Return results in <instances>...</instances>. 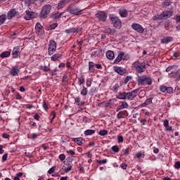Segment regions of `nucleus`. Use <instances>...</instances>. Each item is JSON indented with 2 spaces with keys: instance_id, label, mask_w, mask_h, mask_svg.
Wrapping results in <instances>:
<instances>
[{
  "instance_id": "nucleus-1",
  "label": "nucleus",
  "mask_w": 180,
  "mask_h": 180,
  "mask_svg": "<svg viewBox=\"0 0 180 180\" xmlns=\"http://www.w3.org/2000/svg\"><path fill=\"white\" fill-rule=\"evenodd\" d=\"M140 94V88L134 89L129 92L120 91L117 96V99L121 101H133Z\"/></svg>"
},
{
  "instance_id": "nucleus-2",
  "label": "nucleus",
  "mask_w": 180,
  "mask_h": 180,
  "mask_svg": "<svg viewBox=\"0 0 180 180\" xmlns=\"http://www.w3.org/2000/svg\"><path fill=\"white\" fill-rule=\"evenodd\" d=\"M146 62L136 61L132 63V68H134L136 74H143L147 70Z\"/></svg>"
},
{
  "instance_id": "nucleus-3",
  "label": "nucleus",
  "mask_w": 180,
  "mask_h": 180,
  "mask_svg": "<svg viewBox=\"0 0 180 180\" xmlns=\"http://www.w3.org/2000/svg\"><path fill=\"white\" fill-rule=\"evenodd\" d=\"M136 81L138 85H143V86H146V85H151V84H153L151 77L147 75H138L136 77Z\"/></svg>"
},
{
  "instance_id": "nucleus-4",
  "label": "nucleus",
  "mask_w": 180,
  "mask_h": 180,
  "mask_svg": "<svg viewBox=\"0 0 180 180\" xmlns=\"http://www.w3.org/2000/svg\"><path fill=\"white\" fill-rule=\"evenodd\" d=\"M110 20L115 29H122V20L115 14H110L109 15Z\"/></svg>"
},
{
  "instance_id": "nucleus-5",
  "label": "nucleus",
  "mask_w": 180,
  "mask_h": 180,
  "mask_svg": "<svg viewBox=\"0 0 180 180\" xmlns=\"http://www.w3.org/2000/svg\"><path fill=\"white\" fill-rule=\"evenodd\" d=\"M50 12H51V6L50 4L44 5L39 13V16L40 19H46V18L49 16Z\"/></svg>"
},
{
  "instance_id": "nucleus-6",
  "label": "nucleus",
  "mask_w": 180,
  "mask_h": 180,
  "mask_svg": "<svg viewBox=\"0 0 180 180\" xmlns=\"http://www.w3.org/2000/svg\"><path fill=\"white\" fill-rule=\"evenodd\" d=\"M84 10H81L78 7H72V6H68L67 8L66 12H68L70 13V15H75V16H78L79 15H82V12Z\"/></svg>"
},
{
  "instance_id": "nucleus-7",
  "label": "nucleus",
  "mask_w": 180,
  "mask_h": 180,
  "mask_svg": "<svg viewBox=\"0 0 180 180\" xmlns=\"http://www.w3.org/2000/svg\"><path fill=\"white\" fill-rule=\"evenodd\" d=\"M57 50V42L51 39L49 41V47H48V54L49 56H53Z\"/></svg>"
},
{
  "instance_id": "nucleus-8",
  "label": "nucleus",
  "mask_w": 180,
  "mask_h": 180,
  "mask_svg": "<svg viewBox=\"0 0 180 180\" xmlns=\"http://www.w3.org/2000/svg\"><path fill=\"white\" fill-rule=\"evenodd\" d=\"M96 18L100 20V22H106L108 14L105 11H99L96 13Z\"/></svg>"
},
{
  "instance_id": "nucleus-9",
  "label": "nucleus",
  "mask_w": 180,
  "mask_h": 180,
  "mask_svg": "<svg viewBox=\"0 0 180 180\" xmlns=\"http://www.w3.org/2000/svg\"><path fill=\"white\" fill-rule=\"evenodd\" d=\"M25 13L26 14L25 15V19L26 20H30V19H34V18H37V13L33 11H26Z\"/></svg>"
},
{
  "instance_id": "nucleus-10",
  "label": "nucleus",
  "mask_w": 180,
  "mask_h": 180,
  "mask_svg": "<svg viewBox=\"0 0 180 180\" xmlns=\"http://www.w3.org/2000/svg\"><path fill=\"white\" fill-rule=\"evenodd\" d=\"M81 30H82V29L80 27L77 26L75 27H72V28L65 30V33H66V34H71V33H79Z\"/></svg>"
},
{
  "instance_id": "nucleus-11",
  "label": "nucleus",
  "mask_w": 180,
  "mask_h": 180,
  "mask_svg": "<svg viewBox=\"0 0 180 180\" xmlns=\"http://www.w3.org/2000/svg\"><path fill=\"white\" fill-rule=\"evenodd\" d=\"M18 15H19V12H18L16 9H11L7 13V19H8V20H11L12 18H14V16H18Z\"/></svg>"
},
{
  "instance_id": "nucleus-12",
  "label": "nucleus",
  "mask_w": 180,
  "mask_h": 180,
  "mask_svg": "<svg viewBox=\"0 0 180 180\" xmlns=\"http://www.w3.org/2000/svg\"><path fill=\"white\" fill-rule=\"evenodd\" d=\"M131 27L134 30H136V32H138V33L144 32V28H143V26H141L139 24L134 23L131 25Z\"/></svg>"
},
{
  "instance_id": "nucleus-13",
  "label": "nucleus",
  "mask_w": 180,
  "mask_h": 180,
  "mask_svg": "<svg viewBox=\"0 0 180 180\" xmlns=\"http://www.w3.org/2000/svg\"><path fill=\"white\" fill-rule=\"evenodd\" d=\"M35 30L36 33L38 36H41L43 34V32H44V30L43 29V26L40 22H37L35 25Z\"/></svg>"
},
{
  "instance_id": "nucleus-14",
  "label": "nucleus",
  "mask_w": 180,
  "mask_h": 180,
  "mask_svg": "<svg viewBox=\"0 0 180 180\" xmlns=\"http://www.w3.org/2000/svg\"><path fill=\"white\" fill-rule=\"evenodd\" d=\"M113 70L115 72H117L119 75H124V74H126V69L122 67L114 66Z\"/></svg>"
},
{
  "instance_id": "nucleus-15",
  "label": "nucleus",
  "mask_w": 180,
  "mask_h": 180,
  "mask_svg": "<svg viewBox=\"0 0 180 180\" xmlns=\"http://www.w3.org/2000/svg\"><path fill=\"white\" fill-rule=\"evenodd\" d=\"M20 71L19 66L15 65L10 70V75H11V77H16V75H19Z\"/></svg>"
},
{
  "instance_id": "nucleus-16",
  "label": "nucleus",
  "mask_w": 180,
  "mask_h": 180,
  "mask_svg": "<svg viewBox=\"0 0 180 180\" xmlns=\"http://www.w3.org/2000/svg\"><path fill=\"white\" fill-rule=\"evenodd\" d=\"M127 116H129V112H127V110H122L117 113V118L119 120L124 119L127 117Z\"/></svg>"
},
{
  "instance_id": "nucleus-17",
  "label": "nucleus",
  "mask_w": 180,
  "mask_h": 180,
  "mask_svg": "<svg viewBox=\"0 0 180 180\" xmlns=\"http://www.w3.org/2000/svg\"><path fill=\"white\" fill-rule=\"evenodd\" d=\"M20 51V46H15L12 51V58H18L19 57V53Z\"/></svg>"
},
{
  "instance_id": "nucleus-18",
  "label": "nucleus",
  "mask_w": 180,
  "mask_h": 180,
  "mask_svg": "<svg viewBox=\"0 0 180 180\" xmlns=\"http://www.w3.org/2000/svg\"><path fill=\"white\" fill-rule=\"evenodd\" d=\"M170 77L176 79V81H180V69H178L176 72H172L170 74Z\"/></svg>"
},
{
  "instance_id": "nucleus-19",
  "label": "nucleus",
  "mask_w": 180,
  "mask_h": 180,
  "mask_svg": "<svg viewBox=\"0 0 180 180\" xmlns=\"http://www.w3.org/2000/svg\"><path fill=\"white\" fill-rule=\"evenodd\" d=\"M162 15V19H164L165 18H171L174 15V11H165L161 13Z\"/></svg>"
},
{
  "instance_id": "nucleus-20",
  "label": "nucleus",
  "mask_w": 180,
  "mask_h": 180,
  "mask_svg": "<svg viewBox=\"0 0 180 180\" xmlns=\"http://www.w3.org/2000/svg\"><path fill=\"white\" fill-rule=\"evenodd\" d=\"M118 13L121 18H127V15H129V11L126 10V8H120L118 10Z\"/></svg>"
},
{
  "instance_id": "nucleus-21",
  "label": "nucleus",
  "mask_w": 180,
  "mask_h": 180,
  "mask_svg": "<svg viewBox=\"0 0 180 180\" xmlns=\"http://www.w3.org/2000/svg\"><path fill=\"white\" fill-rule=\"evenodd\" d=\"M63 58V54L61 53H55L52 55L51 57V61H60Z\"/></svg>"
},
{
  "instance_id": "nucleus-22",
  "label": "nucleus",
  "mask_w": 180,
  "mask_h": 180,
  "mask_svg": "<svg viewBox=\"0 0 180 180\" xmlns=\"http://www.w3.org/2000/svg\"><path fill=\"white\" fill-rule=\"evenodd\" d=\"M123 56H124V52L120 51L117 57L114 60V64H119V63L123 60Z\"/></svg>"
},
{
  "instance_id": "nucleus-23",
  "label": "nucleus",
  "mask_w": 180,
  "mask_h": 180,
  "mask_svg": "<svg viewBox=\"0 0 180 180\" xmlns=\"http://www.w3.org/2000/svg\"><path fill=\"white\" fill-rule=\"evenodd\" d=\"M72 141L74 143H76L78 146H82L84 144V141H85V139L83 138H72Z\"/></svg>"
},
{
  "instance_id": "nucleus-24",
  "label": "nucleus",
  "mask_w": 180,
  "mask_h": 180,
  "mask_svg": "<svg viewBox=\"0 0 180 180\" xmlns=\"http://www.w3.org/2000/svg\"><path fill=\"white\" fill-rule=\"evenodd\" d=\"M121 105H120L117 107V112H119V110H122V109H127L129 108V104L126 101H121L120 102Z\"/></svg>"
},
{
  "instance_id": "nucleus-25",
  "label": "nucleus",
  "mask_w": 180,
  "mask_h": 180,
  "mask_svg": "<svg viewBox=\"0 0 180 180\" xmlns=\"http://www.w3.org/2000/svg\"><path fill=\"white\" fill-rule=\"evenodd\" d=\"M105 56L108 60H113V58H115V52L113 51L108 50L105 53Z\"/></svg>"
},
{
  "instance_id": "nucleus-26",
  "label": "nucleus",
  "mask_w": 180,
  "mask_h": 180,
  "mask_svg": "<svg viewBox=\"0 0 180 180\" xmlns=\"http://www.w3.org/2000/svg\"><path fill=\"white\" fill-rule=\"evenodd\" d=\"M101 54H102V49H96L91 53V57H92L93 58H95L96 57H101Z\"/></svg>"
},
{
  "instance_id": "nucleus-27",
  "label": "nucleus",
  "mask_w": 180,
  "mask_h": 180,
  "mask_svg": "<svg viewBox=\"0 0 180 180\" xmlns=\"http://www.w3.org/2000/svg\"><path fill=\"white\" fill-rule=\"evenodd\" d=\"M151 103H153V97L147 98L143 103L141 104V108H146L148 105H151Z\"/></svg>"
},
{
  "instance_id": "nucleus-28",
  "label": "nucleus",
  "mask_w": 180,
  "mask_h": 180,
  "mask_svg": "<svg viewBox=\"0 0 180 180\" xmlns=\"http://www.w3.org/2000/svg\"><path fill=\"white\" fill-rule=\"evenodd\" d=\"M174 40V38L172 37H167L161 39V43L162 44H168V43Z\"/></svg>"
},
{
  "instance_id": "nucleus-29",
  "label": "nucleus",
  "mask_w": 180,
  "mask_h": 180,
  "mask_svg": "<svg viewBox=\"0 0 180 180\" xmlns=\"http://www.w3.org/2000/svg\"><path fill=\"white\" fill-rule=\"evenodd\" d=\"M67 4H68V3L65 0H60L58 4L57 8L63 9V8H65Z\"/></svg>"
},
{
  "instance_id": "nucleus-30",
  "label": "nucleus",
  "mask_w": 180,
  "mask_h": 180,
  "mask_svg": "<svg viewBox=\"0 0 180 180\" xmlns=\"http://www.w3.org/2000/svg\"><path fill=\"white\" fill-rule=\"evenodd\" d=\"M104 33H106L107 34H109L110 36H113L115 33H116V30L112 29V28H106L104 30Z\"/></svg>"
},
{
  "instance_id": "nucleus-31",
  "label": "nucleus",
  "mask_w": 180,
  "mask_h": 180,
  "mask_svg": "<svg viewBox=\"0 0 180 180\" xmlns=\"http://www.w3.org/2000/svg\"><path fill=\"white\" fill-rule=\"evenodd\" d=\"M96 65L94 62H89V70L90 72H95L96 70L95 69Z\"/></svg>"
},
{
  "instance_id": "nucleus-32",
  "label": "nucleus",
  "mask_w": 180,
  "mask_h": 180,
  "mask_svg": "<svg viewBox=\"0 0 180 180\" xmlns=\"http://www.w3.org/2000/svg\"><path fill=\"white\" fill-rule=\"evenodd\" d=\"M64 15V12L63 13H56L51 15L52 19H54L55 20L57 19H60Z\"/></svg>"
},
{
  "instance_id": "nucleus-33",
  "label": "nucleus",
  "mask_w": 180,
  "mask_h": 180,
  "mask_svg": "<svg viewBox=\"0 0 180 180\" xmlns=\"http://www.w3.org/2000/svg\"><path fill=\"white\" fill-rule=\"evenodd\" d=\"M95 129H86L84 131V136H92V134H95Z\"/></svg>"
},
{
  "instance_id": "nucleus-34",
  "label": "nucleus",
  "mask_w": 180,
  "mask_h": 180,
  "mask_svg": "<svg viewBox=\"0 0 180 180\" xmlns=\"http://www.w3.org/2000/svg\"><path fill=\"white\" fill-rule=\"evenodd\" d=\"M11 56V51H6L0 54L1 58H6Z\"/></svg>"
},
{
  "instance_id": "nucleus-35",
  "label": "nucleus",
  "mask_w": 180,
  "mask_h": 180,
  "mask_svg": "<svg viewBox=\"0 0 180 180\" xmlns=\"http://www.w3.org/2000/svg\"><path fill=\"white\" fill-rule=\"evenodd\" d=\"M80 95H82V96H86L88 95V89L85 86H83L82 89L80 91Z\"/></svg>"
},
{
  "instance_id": "nucleus-36",
  "label": "nucleus",
  "mask_w": 180,
  "mask_h": 180,
  "mask_svg": "<svg viewBox=\"0 0 180 180\" xmlns=\"http://www.w3.org/2000/svg\"><path fill=\"white\" fill-rule=\"evenodd\" d=\"M39 70H41L44 72H49V71H51V69L46 65H41L39 66Z\"/></svg>"
},
{
  "instance_id": "nucleus-37",
  "label": "nucleus",
  "mask_w": 180,
  "mask_h": 180,
  "mask_svg": "<svg viewBox=\"0 0 180 180\" xmlns=\"http://www.w3.org/2000/svg\"><path fill=\"white\" fill-rule=\"evenodd\" d=\"M6 21V15L3 14L0 15V26H1V25H4V23H5Z\"/></svg>"
},
{
  "instance_id": "nucleus-38",
  "label": "nucleus",
  "mask_w": 180,
  "mask_h": 180,
  "mask_svg": "<svg viewBox=\"0 0 180 180\" xmlns=\"http://www.w3.org/2000/svg\"><path fill=\"white\" fill-rule=\"evenodd\" d=\"M120 86H122V84H116L115 85H114L112 88V92L117 93Z\"/></svg>"
},
{
  "instance_id": "nucleus-39",
  "label": "nucleus",
  "mask_w": 180,
  "mask_h": 180,
  "mask_svg": "<svg viewBox=\"0 0 180 180\" xmlns=\"http://www.w3.org/2000/svg\"><path fill=\"white\" fill-rule=\"evenodd\" d=\"M172 2L169 0H166L162 3V7L163 8H168V6H171Z\"/></svg>"
},
{
  "instance_id": "nucleus-40",
  "label": "nucleus",
  "mask_w": 180,
  "mask_h": 180,
  "mask_svg": "<svg viewBox=\"0 0 180 180\" xmlns=\"http://www.w3.org/2000/svg\"><path fill=\"white\" fill-rule=\"evenodd\" d=\"M153 20H162V14H157L153 17Z\"/></svg>"
},
{
  "instance_id": "nucleus-41",
  "label": "nucleus",
  "mask_w": 180,
  "mask_h": 180,
  "mask_svg": "<svg viewBox=\"0 0 180 180\" xmlns=\"http://www.w3.org/2000/svg\"><path fill=\"white\" fill-rule=\"evenodd\" d=\"M122 153H123L122 155H125V157H127V155H129V154H130V148H123Z\"/></svg>"
},
{
  "instance_id": "nucleus-42",
  "label": "nucleus",
  "mask_w": 180,
  "mask_h": 180,
  "mask_svg": "<svg viewBox=\"0 0 180 180\" xmlns=\"http://www.w3.org/2000/svg\"><path fill=\"white\" fill-rule=\"evenodd\" d=\"M78 84L81 86V85H84L85 84V79L84 77H81L78 78Z\"/></svg>"
},
{
  "instance_id": "nucleus-43",
  "label": "nucleus",
  "mask_w": 180,
  "mask_h": 180,
  "mask_svg": "<svg viewBox=\"0 0 180 180\" xmlns=\"http://www.w3.org/2000/svg\"><path fill=\"white\" fill-rule=\"evenodd\" d=\"M111 148L113 153H119V151H120V148H119V146L117 145L112 146Z\"/></svg>"
},
{
  "instance_id": "nucleus-44",
  "label": "nucleus",
  "mask_w": 180,
  "mask_h": 180,
  "mask_svg": "<svg viewBox=\"0 0 180 180\" xmlns=\"http://www.w3.org/2000/svg\"><path fill=\"white\" fill-rule=\"evenodd\" d=\"M97 164H99L100 165H103L105 164L108 163V160L107 159H104V160H96Z\"/></svg>"
},
{
  "instance_id": "nucleus-45",
  "label": "nucleus",
  "mask_w": 180,
  "mask_h": 180,
  "mask_svg": "<svg viewBox=\"0 0 180 180\" xmlns=\"http://www.w3.org/2000/svg\"><path fill=\"white\" fill-rule=\"evenodd\" d=\"M108 131L106 129H101L99 131L98 134L99 136H106Z\"/></svg>"
},
{
  "instance_id": "nucleus-46",
  "label": "nucleus",
  "mask_w": 180,
  "mask_h": 180,
  "mask_svg": "<svg viewBox=\"0 0 180 180\" xmlns=\"http://www.w3.org/2000/svg\"><path fill=\"white\" fill-rule=\"evenodd\" d=\"M130 79H131V76H127L122 81V84H124V85H126L127 84V82H129V81H130Z\"/></svg>"
},
{
  "instance_id": "nucleus-47",
  "label": "nucleus",
  "mask_w": 180,
  "mask_h": 180,
  "mask_svg": "<svg viewBox=\"0 0 180 180\" xmlns=\"http://www.w3.org/2000/svg\"><path fill=\"white\" fill-rule=\"evenodd\" d=\"M130 56H129V53H124V55L122 56L123 61H127V60H129Z\"/></svg>"
},
{
  "instance_id": "nucleus-48",
  "label": "nucleus",
  "mask_w": 180,
  "mask_h": 180,
  "mask_svg": "<svg viewBox=\"0 0 180 180\" xmlns=\"http://www.w3.org/2000/svg\"><path fill=\"white\" fill-rule=\"evenodd\" d=\"M42 108L44 109V110H49V105L46 101H43L42 103Z\"/></svg>"
},
{
  "instance_id": "nucleus-49",
  "label": "nucleus",
  "mask_w": 180,
  "mask_h": 180,
  "mask_svg": "<svg viewBox=\"0 0 180 180\" xmlns=\"http://www.w3.org/2000/svg\"><path fill=\"white\" fill-rule=\"evenodd\" d=\"M166 92H167V94H173L174 93V89L171 86H169V87L167 86V89H166Z\"/></svg>"
},
{
  "instance_id": "nucleus-50",
  "label": "nucleus",
  "mask_w": 180,
  "mask_h": 180,
  "mask_svg": "<svg viewBox=\"0 0 180 180\" xmlns=\"http://www.w3.org/2000/svg\"><path fill=\"white\" fill-rule=\"evenodd\" d=\"M57 26H58V24H57V23H53V24L51 25L49 27V30H54V29H56V27H57Z\"/></svg>"
},
{
  "instance_id": "nucleus-51",
  "label": "nucleus",
  "mask_w": 180,
  "mask_h": 180,
  "mask_svg": "<svg viewBox=\"0 0 180 180\" xmlns=\"http://www.w3.org/2000/svg\"><path fill=\"white\" fill-rule=\"evenodd\" d=\"M123 136L122 135H118L117 136V143H123Z\"/></svg>"
},
{
  "instance_id": "nucleus-52",
  "label": "nucleus",
  "mask_w": 180,
  "mask_h": 180,
  "mask_svg": "<svg viewBox=\"0 0 180 180\" xmlns=\"http://www.w3.org/2000/svg\"><path fill=\"white\" fill-rule=\"evenodd\" d=\"M64 162H65V164H67V165H70V164H71V162H72V160H71V158H67Z\"/></svg>"
},
{
  "instance_id": "nucleus-53",
  "label": "nucleus",
  "mask_w": 180,
  "mask_h": 180,
  "mask_svg": "<svg viewBox=\"0 0 180 180\" xmlns=\"http://www.w3.org/2000/svg\"><path fill=\"white\" fill-rule=\"evenodd\" d=\"M67 154H69V155H75V151L73 150H66Z\"/></svg>"
},
{
  "instance_id": "nucleus-54",
  "label": "nucleus",
  "mask_w": 180,
  "mask_h": 180,
  "mask_svg": "<svg viewBox=\"0 0 180 180\" xmlns=\"http://www.w3.org/2000/svg\"><path fill=\"white\" fill-rule=\"evenodd\" d=\"M67 78H68V75L67 74H64L62 78V82H67Z\"/></svg>"
},
{
  "instance_id": "nucleus-55",
  "label": "nucleus",
  "mask_w": 180,
  "mask_h": 180,
  "mask_svg": "<svg viewBox=\"0 0 180 180\" xmlns=\"http://www.w3.org/2000/svg\"><path fill=\"white\" fill-rule=\"evenodd\" d=\"M174 19L176 23H180V15L177 14L174 16Z\"/></svg>"
},
{
  "instance_id": "nucleus-56",
  "label": "nucleus",
  "mask_w": 180,
  "mask_h": 180,
  "mask_svg": "<svg viewBox=\"0 0 180 180\" xmlns=\"http://www.w3.org/2000/svg\"><path fill=\"white\" fill-rule=\"evenodd\" d=\"M167 87L166 86L162 85L160 87V89L161 91V92H166L167 91Z\"/></svg>"
},
{
  "instance_id": "nucleus-57",
  "label": "nucleus",
  "mask_w": 180,
  "mask_h": 180,
  "mask_svg": "<svg viewBox=\"0 0 180 180\" xmlns=\"http://www.w3.org/2000/svg\"><path fill=\"white\" fill-rule=\"evenodd\" d=\"M54 171H56V167H51V168L49 169L48 174H51L54 173Z\"/></svg>"
},
{
  "instance_id": "nucleus-58",
  "label": "nucleus",
  "mask_w": 180,
  "mask_h": 180,
  "mask_svg": "<svg viewBox=\"0 0 180 180\" xmlns=\"http://www.w3.org/2000/svg\"><path fill=\"white\" fill-rule=\"evenodd\" d=\"M72 169V166H69L66 168H65L64 171L65 172V174L70 172V171H71Z\"/></svg>"
},
{
  "instance_id": "nucleus-59",
  "label": "nucleus",
  "mask_w": 180,
  "mask_h": 180,
  "mask_svg": "<svg viewBox=\"0 0 180 180\" xmlns=\"http://www.w3.org/2000/svg\"><path fill=\"white\" fill-rule=\"evenodd\" d=\"M163 125L165 127L169 126V121L168 120H165L163 121Z\"/></svg>"
},
{
  "instance_id": "nucleus-60",
  "label": "nucleus",
  "mask_w": 180,
  "mask_h": 180,
  "mask_svg": "<svg viewBox=\"0 0 180 180\" xmlns=\"http://www.w3.org/2000/svg\"><path fill=\"white\" fill-rule=\"evenodd\" d=\"M57 72H58V69L56 68L51 72L52 77H54V75H57Z\"/></svg>"
},
{
  "instance_id": "nucleus-61",
  "label": "nucleus",
  "mask_w": 180,
  "mask_h": 180,
  "mask_svg": "<svg viewBox=\"0 0 180 180\" xmlns=\"http://www.w3.org/2000/svg\"><path fill=\"white\" fill-rule=\"evenodd\" d=\"M22 98L23 97H22V96H20V94H19V93L15 94V99L20 101L21 99H22Z\"/></svg>"
},
{
  "instance_id": "nucleus-62",
  "label": "nucleus",
  "mask_w": 180,
  "mask_h": 180,
  "mask_svg": "<svg viewBox=\"0 0 180 180\" xmlns=\"http://www.w3.org/2000/svg\"><path fill=\"white\" fill-rule=\"evenodd\" d=\"M140 123H141L142 126H146L147 124V119L141 120Z\"/></svg>"
},
{
  "instance_id": "nucleus-63",
  "label": "nucleus",
  "mask_w": 180,
  "mask_h": 180,
  "mask_svg": "<svg viewBox=\"0 0 180 180\" xmlns=\"http://www.w3.org/2000/svg\"><path fill=\"white\" fill-rule=\"evenodd\" d=\"M174 168L176 169H179V168H180V162L179 161L175 162Z\"/></svg>"
},
{
  "instance_id": "nucleus-64",
  "label": "nucleus",
  "mask_w": 180,
  "mask_h": 180,
  "mask_svg": "<svg viewBox=\"0 0 180 180\" xmlns=\"http://www.w3.org/2000/svg\"><path fill=\"white\" fill-rule=\"evenodd\" d=\"M59 160H60V161H64V160H65V154H60L58 157Z\"/></svg>"
}]
</instances>
